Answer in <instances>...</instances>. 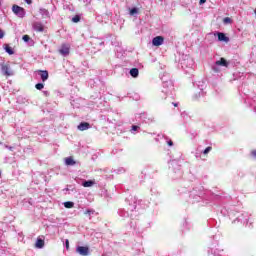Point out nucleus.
<instances>
[{
  "label": "nucleus",
  "instance_id": "nucleus-1",
  "mask_svg": "<svg viewBox=\"0 0 256 256\" xmlns=\"http://www.w3.org/2000/svg\"><path fill=\"white\" fill-rule=\"evenodd\" d=\"M12 12L17 15V17H20V19H23V17H25V8L17 5V4H14L12 6Z\"/></svg>",
  "mask_w": 256,
  "mask_h": 256
},
{
  "label": "nucleus",
  "instance_id": "nucleus-2",
  "mask_svg": "<svg viewBox=\"0 0 256 256\" xmlns=\"http://www.w3.org/2000/svg\"><path fill=\"white\" fill-rule=\"evenodd\" d=\"M165 41V38L163 36H156L152 39V45L154 47H161Z\"/></svg>",
  "mask_w": 256,
  "mask_h": 256
},
{
  "label": "nucleus",
  "instance_id": "nucleus-3",
  "mask_svg": "<svg viewBox=\"0 0 256 256\" xmlns=\"http://www.w3.org/2000/svg\"><path fill=\"white\" fill-rule=\"evenodd\" d=\"M71 50V46H69L68 44H62L61 48L59 49V53L61 55H69Z\"/></svg>",
  "mask_w": 256,
  "mask_h": 256
},
{
  "label": "nucleus",
  "instance_id": "nucleus-4",
  "mask_svg": "<svg viewBox=\"0 0 256 256\" xmlns=\"http://www.w3.org/2000/svg\"><path fill=\"white\" fill-rule=\"evenodd\" d=\"M76 251H77V253H79V255H82V256L89 255V247L78 246Z\"/></svg>",
  "mask_w": 256,
  "mask_h": 256
},
{
  "label": "nucleus",
  "instance_id": "nucleus-5",
  "mask_svg": "<svg viewBox=\"0 0 256 256\" xmlns=\"http://www.w3.org/2000/svg\"><path fill=\"white\" fill-rule=\"evenodd\" d=\"M34 31H37V33H43L45 31V26L41 22H35L33 24Z\"/></svg>",
  "mask_w": 256,
  "mask_h": 256
},
{
  "label": "nucleus",
  "instance_id": "nucleus-6",
  "mask_svg": "<svg viewBox=\"0 0 256 256\" xmlns=\"http://www.w3.org/2000/svg\"><path fill=\"white\" fill-rule=\"evenodd\" d=\"M1 69H2V73H4L6 77H11V75H13V73H11L9 65L3 64Z\"/></svg>",
  "mask_w": 256,
  "mask_h": 256
},
{
  "label": "nucleus",
  "instance_id": "nucleus-7",
  "mask_svg": "<svg viewBox=\"0 0 256 256\" xmlns=\"http://www.w3.org/2000/svg\"><path fill=\"white\" fill-rule=\"evenodd\" d=\"M87 129H91V124H89L88 122H82L78 125L79 131H87Z\"/></svg>",
  "mask_w": 256,
  "mask_h": 256
},
{
  "label": "nucleus",
  "instance_id": "nucleus-8",
  "mask_svg": "<svg viewBox=\"0 0 256 256\" xmlns=\"http://www.w3.org/2000/svg\"><path fill=\"white\" fill-rule=\"evenodd\" d=\"M38 73H40V77L43 82L47 81L49 79V72L47 70H38Z\"/></svg>",
  "mask_w": 256,
  "mask_h": 256
},
{
  "label": "nucleus",
  "instance_id": "nucleus-9",
  "mask_svg": "<svg viewBox=\"0 0 256 256\" xmlns=\"http://www.w3.org/2000/svg\"><path fill=\"white\" fill-rule=\"evenodd\" d=\"M36 249H43L45 247V240L38 238L35 243Z\"/></svg>",
  "mask_w": 256,
  "mask_h": 256
},
{
  "label": "nucleus",
  "instance_id": "nucleus-10",
  "mask_svg": "<svg viewBox=\"0 0 256 256\" xmlns=\"http://www.w3.org/2000/svg\"><path fill=\"white\" fill-rule=\"evenodd\" d=\"M218 41H224V43H229V37L225 35L223 32L218 33Z\"/></svg>",
  "mask_w": 256,
  "mask_h": 256
},
{
  "label": "nucleus",
  "instance_id": "nucleus-11",
  "mask_svg": "<svg viewBox=\"0 0 256 256\" xmlns=\"http://www.w3.org/2000/svg\"><path fill=\"white\" fill-rule=\"evenodd\" d=\"M65 163L68 166H73V165L76 164V162H75V160L73 159L72 156L65 158Z\"/></svg>",
  "mask_w": 256,
  "mask_h": 256
},
{
  "label": "nucleus",
  "instance_id": "nucleus-12",
  "mask_svg": "<svg viewBox=\"0 0 256 256\" xmlns=\"http://www.w3.org/2000/svg\"><path fill=\"white\" fill-rule=\"evenodd\" d=\"M216 65H220L222 67H227L229 63H227V60L225 58H221L220 60L216 61Z\"/></svg>",
  "mask_w": 256,
  "mask_h": 256
},
{
  "label": "nucleus",
  "instance_id": "nucleus-13",
  "mask_svg": "<svg viewBox=\"0 0 256 256\" xmlns=\"http://www.w3.org/2000/svg\"><path fill=\"white\" fill-rule=\"evenodd\" d=\"M130 75H131V77H134V78L139 77V69H137V68H132V69L130 70Z\"/></svg>",
  "mask_w": 256,
  "mask_h": 256
},
{
  "label": "nucleus",
  "instance_id": "nucleus-14",
  "mask_svg": "<svg viewBox=\"0 0 256 256\" xmlns=\"http://www.w3.org/2000/svg\"><path fill=\"white\" fill-rule=\"evenodd\" d=\"M6 53H8V55H14V51H13V48H11V46H9V44H6L5 47H4Z\"/></svg>",
  "mask_w": 256,
  "mask_h": 256
},
{
  "label": "nucleus",
  "instance_id": "nucleus-15",
  "mask_svg": "<svg viewBox=\"0 0 256 256\" xmlns=\"http://www.w3.org/2000/svg\"><path fill=\"white\" fill-rule=\"evenodd\" d=\"M82 185L83 187H93V185H95V181L93 180L84 181Z\"/></svg>",
  "mask_w": 256,
  "mask_h": 256
},
{
  "label": "nucleus",
  "instance_id": "nucleus-16",
  "mask_svg": "<svg viewBox=\"0 0 256 256\" xmlns=\"http://www.w3.org/2000/svg\"><path fill=\"white\" fill-rule=\"evenodd\" d=\"M64 207L66 209H73V207H75V203L68 201V202H64Z\"/></svg>",
  "mask_w": 256,
  "mask_h": 256
},
{
  "label": "nucleus",
  "instance_id": "nucleus-17",
  "mask_svg": "<svg viewBox=\"0 0 256 256\" xmlns=\"http://www.w3.org/2000/svg\"><path fill=\"white\" fill-rule=\"evenodd\" d=\"M223 23L224 25H231V23H233V20L230 17H225L223 19Z\"/></svg>",
  "mask_w": 256,
  "mask_h": 256
},
{
  "label": "nucleus",
  "instance_id": "nucleus-18",
  "mask_svg": "<svg viewBox=\"0 0 256 256\" xmlns=\"http://www.w3.org/2000/svg\"><path fill=\"white\" fill-rule=\"evenodd\" d=\"M79 21H81V16H79V15H75L72 18V23H79Z\"/></svg>",
  "mask_w": 256,
  "mask_h": 256
},
{
  "label": "nucleus",
  "instance_id": "nucleus-19",
  "mask_svg": "<svg viewBox=\"0 0 256 256\" xmlns=\"http://www.w3.org/2000/svg\"><path fill=\"white\" fill-rule=\"evenodd\" d=\"M44 87H45V85L43 83H38V84L35 85V88L38 91H41Z\"/></svg>",
  "mask_w": 256,
  "mask_h": 256
},
{
  "label": "nucleus",
  "instance_id": "nucleus-20",
  "mask_svg": "<svg viewBox=\"0 0 256 256\" xmlns=\"http://www.w3.org/2000/svg\"><path fill=\"white\" fill-rule=\"evenodd\" d=\"M213 150V147H211V146H208L204 151H203V153L205 154V155H207L210 151H212Z\"/></svg>",
  "mask_w": 256,
  "mask_h": 256
},
{
  "label": "nucleus",
  "instance_id": "nucleus-21",
  "mask_svg": "<svg viewBox=\"0 0 256 256\" xmlns=\"http://www.w3.org/2000/svg\"><path fill=\"white\" fill-rule=\"evenodd\" d=\"M23 41H25V43H28V41H30L31 37H29V35H24L22 37Z\"/></svg>",
  "mask_w": 256,
  "mask_h": 256
},
{
  "label": "nucleus",
  "instance_id": "nucleus-22",
  "mask_svg": "<svg viewBox=\"0 0 256 256\" xmlns=\"http://www.w3.org/2000/svg\"><path fill=\"white\" fill-rule=\"evenodd\" d=\"M135 13H138L137 8H132V9L130 10V15H135Z\"/></svg>",
  "mask_w": 256,
  "mask_h": 256
},
{
  "label": "nucleus",
  "instance_id": "nucleus-23",
  "mask_svg": "<svg viewBox=\"0 0 256 256\" xmlns=\"http://www.w3.org/2000/svg\"><path fill=\"white\" fill-rule=\"evenodd\" d=\"M93 213H95L93 210H86L84 215H93Z\"/></svg>",
  "mask_w": 256,
  "mask_h": 256
},
{
  "label": "nucleus",
  "instance_id": "nucleus-24",
  "mask_svg": "<svg viewBox=\"0 0 256 256\" xmlns=\"http://www.w3.org/2000/svg\"><path fill=\"white\" fill-rule=\"evenodd\" d=\"M5 37V32L0 28V39H3Z\"/></svg>",
  "mask_w": 256,
  "mask_h": 256
},
{
  "label": "nucleus",
  "instance_id": "nucleus-25",
  "mask_svg": "<svg viewBox=\"0 0 256 256\" xmlns=\"http://www.w3.org/2000/svg\"><path fill=\"white\" fill-rule=\"evenodd\" d=\"M251 156L254 157V159H256V150L251 151Z\"/></svg>",
  "mask_w": 256,
  "mask_h": 256
},
{
  "label": "nucleus",
  "instance_id": "nucleus-26",
  "mask_svg": "<svg viewBox=\"0 0 256 256\" xmlns=\"http://www.w3.org/2000/svg\"><path fill=\"white\" fill-rule=\"evenodd\" d=\"M138 129H139V126H137V125H133V126H132V130H133V131H137Z\"/></svg>",
  "mask_w": 256,
  "mask_h": 256
},
{
  "label": "nucleus",
  "instance_id": "nucleus-27",
  "mask_svg": "<svg viewBox=\"0 0 256 256\" xmlns=\"http://www.w3.org/2000/svg\"><path fill=\"white\" fill-rule=\"evenodd\" d=\"M24 1H25V3H27V5H31V3H33L32 0H24Z\"/></svg>",
  "mask_w": 256,
  "mask_h": 256
},
{
  "label": "nucleus",
  "instance_id": "nucleus-28",
  "mask_svg": "<svg viewBox=\"0 0 256 256\" xmlns=\"http://www.w3.org/2000/svg\"><path fill=\"white\" fill-rule=\"evenodd\" d=\"M204 3H207V0H200L199 5H203Z\"/></svg>",
  "mask_w": 256,
  "mask_h": 256
},
{
  "label": "nucleus",
  "instance_id": "nucleus-29",
  "mask_svg": "<svg viewBox=\"0 0 256 256\" xmlns=\"http://www.w3.org/2000/svg\"><path fill=\"white\" fill-rule=\"evenodd\" d=\"M66 249L69 250V240H66Z\"/></svg>",
  "mask_w": 256,
  "mask_h": 256
},
{
  "label": "nucleus",
  "instance_id": "nucleus-30",
  "mask_svg": "<svg viewBox=\"0 0 256 256\" xmlns=\"http://www.w3.org/2000/svg\"><path fill=\"white\" fill-rule=\"evenodd\" d=\"M168 145L171 147V146H173V141H169L168 142Z\"/></svg>",
  "mask_w": 256,
  "mask_h": 256
},
{
  "label": "nucleus",
  "instance_id": "nucleus-31",
  "mask_svg": "<svg viewBox=\"0 0 256 256\" xmlns=\"http://www.w3.org/2000/svg\"><path fill=\"white\" fill-rule=\"evenodd\" d=\"M174 107H177V103H173Z\"/></svg>",
  "mask_w": 256,
  "mask_h": 256
}]
</instances>
